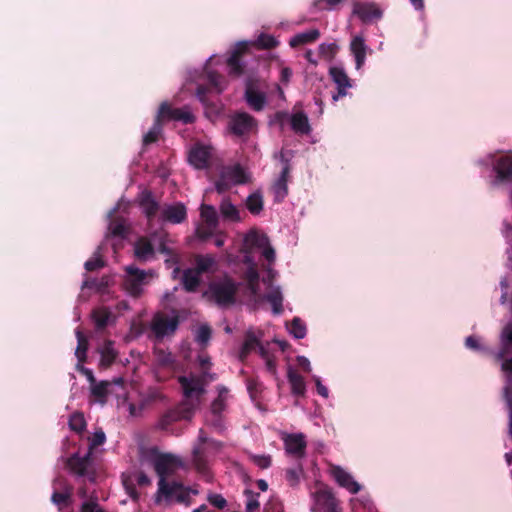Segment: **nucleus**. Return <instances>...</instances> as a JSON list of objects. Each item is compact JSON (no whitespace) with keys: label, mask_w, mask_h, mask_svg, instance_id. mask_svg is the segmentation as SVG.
Wrapping results in <instances>:
<instances>
[{"label":"nucleus","mask_w":512,"mask_h":512,"mask_svg":"<svg viewBox=\"0 0 512 512\" xmlns=\"http://www.w3.org/2000/svg\"><path fill=\"white\" fill-rule=\"evenodd\" d=\"M208 501L211 505L221 510L224 509L227 505L226 499L221 494H210L208 496Z\"/></svg>","instance_id":"62"},{"label":"nucleus","mask_w":512,"mask_h":512,"mask_svg":"<svg viewBox=\"0 0 512 512\" xmlns=\"http://www.w3.org/2000/svg\"><path fill=\"white\" fill-rule=\"evenodd\" d=\"M331 475L339 486L347 489L350 493L357 494L360 491V484L342 467L332 466Z\"/></svg>","instance_id":"20"},{"label":"nucleus","mask_w":512,"mask_h":512,"mask_svg":"<svg viewBox=\"0 0 512 512\" xmlns=\"http://www.w3.org/2000/svg\"><path fill=\"white\" fill-rule=\"evenodd\" d=\"M126 276L123 287L133 298H139L143 293V286L153 277L152 271H145L133 265L125 267Z\"/></svg>","instance_id":"4"},{"label":"nucleus","mask_w":512,"mask_h":512,"mask_svg":"<svg viewBox=\"0 0 512 512\" xmlns=\"http://www.w3.org/2000/svg\"><path fill=\"white\" fill-rule=\"evenodd\" d=\"M205 441L206 434L203 429H200L197 441L192 450V464L195 470L203 476L209 474L208 457L211 453L205 445Z\"/></svg>","instance_id":"9"},{"label":"nucleus","mask_w":512,"mask_h":512,"mask_svg":"<svg viewBox=\"0 0 512 512\" xmlns=\"http://www.w3.org/2000/svg\"><path fill=\"white\" fill-rule=\"evenodd\" d=\"M303 473V467L301 463H298L296 467L289 468L286 470L285 478L290 486H296L300 481V476Z\"/></svg>","instance_id":"51"},{"label":"nucleus","mask_w":512,"mask_h":512,"mask_svg":"<svg viewBox=\"0 0 512 512\" xmlns=\"http://www.w3.org/2000/svg\"><path fill=\"white\" fill-rule=\"evenodd\" d=\"M245 100L247 104L255 111L263 110L266 103V95L257 91L251 81L246 83Z\"/></svg>","instance_id":"24"},{"label":"nucleus","mask_w":512,"mask_h":512,"mask_svg":"<svg viewBox=\"0 0 512 512\" xmlns=\"http://www.w3.org/2000/svg\"><path fill=\"white\" fill-rule=\"evenodd\" d=\"M246 207L253 215H258L263 210V197L260 192H254L247 197Z\"/></svg>","instance_id":"44"},{"label":"nucleus","mask_w":512,"mask_h":512,"mask_svg":"<svg viewBox=\"0 0 512 512\" xmlns=\"http://www.w3.org/2000/svg\"><path fill=\"white\" fill-rule=\"evenodd\" d=\"M105 262L101 257H95L87 260L84 264V267L87 271H95L104 267Z\"/></svg>","instance_id":"63"},{"label":"nucleus","mask_w":512,"mask_h":512,"mask_svg":"<svg viewBox=\"0 0 512 512\" xmlns=\"http://www.w3.org/2000/svg\"><path fill=\"white\" fill-rule=\"evenodd\" d=\"M247 284L251 294L256 295L259 289V275L255 270L248 273Z\"/></svg>","instance_id":"56"},{"label":"nucleus","mask_w":512,"mask_h":512,"mask_svg":"<svg viewBox=\"0 0 512 512\" xmlns=\"http://www.w3.org/2000/svg\"><path fill=\"white\" fill-rule=\"evenodd\" d=\"M315 500L317 505L323 508L325 512H341L338 500L329 490L317 491Z\"/></svg>","instance_id":"25"},{"label":"nucleus","mask_w":512,"mask_h":512,"mask_svg":"<svg viewBox=\"0 0 512 512\" xmlns=\"http://www.w3.org/2000/svg\"><path fill=\"white\" fill-rule=\"evenodd\" d=\"M158 115L159 119L163 122L179 121L183 124H192L196 120L195 115L191 112L189 107L185 106L182 108H174L167 102L160 104Z\"/></svg>","instance_id":"10"},{"label":"nucleus","mask_w":512,"mask_h":512,"mask_svg":"<svg viewBox=\"0 0 512 512\" xmlns=\"http://www.w3.org/2000/svg\"><path fill=\"white\" fill-rule=\"evenodd\" d=\"M196 404L184 400L174 408L167 410L159 419L157 427L164 431H170L173 424L179 421H189L193 418Z\"/></svg>","instance_id":"3"},{"label":"nucleus","mask_w":512,"mask_h":512,"mask_svg":"<svg viewBox=\"0 0 512 512\" xmlns=\"http://www.w3.org/2000/svg\"><path fill=\"white\" fill-rule=\"evenodd\" d=\"M353 13L364 23H370L382 17L381 8L375 3L358 2L354 4Z\"/></svg>","instance_id":"19"},{"label":"nucleus","mask_w":512,"mask_h":512,"mask_svg":"<svg viewBox=\"0 0 512 512\" xmlns=\"http://www.w3.org/2000/svg\"><path fill=\"white\" fill-rule=\"evenodd\" d=\"M153 354L155 377L157 381H166L176 371L177 362L171 352L162 348L155 347Z\"/></svg>","instance_id":"6"},{"label":"nucleus","mask_w":512,"mask_h":512,"mask_svg":"<svg viewBox=\"0 0 512 512\" xmlns=\"http://www.w3.org/2000/svg\"><path fill=\"white\" fill-rule=\"evenodd\" d=\"M91 394L101 403H105L108 394L109 382L101 381L96 384H91Z\"/></svg>","instance_id":"46"},{"label":"nucleus","mask_w":512,"mask_h":512,"mask_svg":"<svg viewBox=\"0 0 512 512\" xmlns=\"http://www.w3.org/2000/svg\"><path fill=\"white\" fill-rule=\"evenodd\" d=\"M225 177L230 180L233 185L245 184L248 181V176L239 164L227 167L223 170Z\"/></svg>","instance_id":"34"},{"label":"nucleus","mask_w":512,"mask_h":512,"mask_svg":"<svg viewBox=\"0 0 512 512\" xmlns=\"http://www.w3.org/2000/svg\"><path fill=\"white\" fill-rule=\"evenodd\" d=\"M290 125L292 130L301 135H307L311 132V126L309 124V120L307 115L302 112H296L291 115Z\"/></svg>","instance_id":"30"},{"label":"nucleus","mask_w":512,"mask_h":512,"mask_svg":"<svg viewBox=\"0 0 512 512\" xmlns=\"http://www.w3.org/2000/svg\"><path fill=\"white\" fill-rule=\"evenodd\" d=\"M228 389L224 386L218 387V396L211 403V413L214 416H220L222 412L226 409V401H227Z\"/></svg>","instance_id":"41"},{"label":"nucleus","mask_w":512,"mask_h":512,"mask_svg":"<svg viewBox=\"0 0 512 512\" xmlns=\"http://www.w3.org/2000/svg\"><path fill=\"white\" fill-rule=\"evenodd\" d=\"M264 512H284L283 504L279 499L271 498L265 504Z\"/></svg>","instance_id":"61"},{"label":"nucleus","mask_w":512,"mask_h":512,"mask_svg":"<svg viewBox=\"0 0 512 512\" xmlns=\"http://www.w3.org/2000/svg\"><path fill=\"white\" fill-rule=\"evenodd\" d=\"M77 338V347L75 351V356L79 363H84L87 360V351L89 348V342L87 337L83 334V332L77 328L75 331Z\"/></svg>","instance_id":"38"},{"label":"nucleus","mask_w":512,"mask_h":512,"mask_svg":"<svg viewBox=\"0 0 512 512\" xmlns=\"http://www.w3.org/2000/svg\"><path fill=\"white\" fill-rule=\"evenodd\" d=\"M163 129V121L159 119L157 114L156 119L151 129L143 137V145L147 146L158 141Z\"/></svg>","instance_id":"43"},{"label":"nucleus","mask_w":512,"mask_h":512,"mask_svg":"<svg viewBox=\"0 0 512 512\" xmlns=\"http://www.w3.org/2000/svg\"><path fill=\"white\" fill-rule=\"evenodd\" d=\"M288 382L291 386V392L295 396H304L306 392V385L304 378L295 371L291 366L288 367L287 371Z\"/></svg>","instance_id":"31"},{"label":"nucleus","mask_w":512,"mask_h":512,"mask_svg":"<svg viewBox=\"0 0 512 512\" xmlns=\"http://www.w3.org/2000/svg\"><path fill=\"white\" fill-rule=\"evenodd\" d=\"M211 157V147L201 143L194 144L188 152V162L197 170L209 168Z\"/></svg>","instance_id":"11"},{"label":"nucleus","mask_w":512,"mask_h":512,"mask_svg":"<svg viewBox=\"0 0 512 512\" xmlns=\"http://www.w3.org/2000/svg\"><path fill=\"white\" fill-rule=\"evenodd\" d=\"M134 253L138 260L146 261L153 257L154 247L146 237H140L134 245Z\"/></svg>","instance_id":"33"},{"label":"nucleus","mask_w":512,"mask_h":512,"mask_svg":"<svg viewBox=\"0 0 512 512\" xmlns=\"http://www.w3.org/2000/svg\"><path fill=\"white\" fill-rule=\"evenodd\" d=\"M186 292H195L201 283V275L194 268H187L183 271L181 279Z\"/></svg>","instance_id":"32"},{"label":"nucleus","mask_w":512,"mask_h":512,"mask_svg":"<svg viewBox=\"0 0 512 512\" xmlns=\"http://www.w3.org/2000/svg\"><path fill=\"white\" fill-rule=\"evenodd\" d=\"M109 231L115 237H125L127 234V227L122 218L113 219L109 224Z\"/></svg>","instance_id":"48"},{"label":"nucleus","mask_w":512,"mask_h":512,"mask_svg":"<svg viewBox=\"0 0 512 512\" xmlns=\"http://www.w3.org/2000/svg\"><path fill=\"white\" fill-rule=\"evenodd\" d=\"M285 451L287 454L300 460L306 455L307 442L304 434L294 433L288 434L283 438Z\"/></svg>","instance_id":"16"},{"label":"nucleus","mask_w":512,"mask_h":512,"mask_svg":"<svg viewBox=\"0 0 512 512\" xmlns=\"http://www.w3.org/2000/svg\"><path fill=\"white\" fill-rule=\"evenodd\" d=\"M244 495L247 498L246 501V512H256L260 508V502L258 501L259 493H255L252 490L246 489Z\"/></svg>","instance_id":"50"},{"label":"nucleus","mask_w":512,"mask_h":512,"mask_svg":"<svg viewBox=\"0 0 512 512\" xmlns=\"http://www.w3.org/2000/svg\"><path fill=\"white\" fill-rule=\"evenodd\" d=\"M183 466L181 459L170 453L157 455L153 460V468L158 476V481L170 482L168 477L174 475Z\"/></svg>","instance_id":"7"},{"label":"nucleus","mask_w":512,"mask_h":512,"mask_svg":"<svg viewBox=\"0 0 512 512\" xmlns=\"http://www.w3.org/2000/svg\"><path fill=\"white\" fill-rule=\"evenodd\" d=\"M245 241L251 246L262 247L267 242V239L256 231H250Z\"/></svg>","instance_id":"55"},{"label":"nucleus","mask_w":512,"mask_h":512,"mask_svg":"<svg viewBox=\"0 0 512 512\" xmlns=\"http://www.w3.org/2000/svg\"><path fill=\"white\" fill-rule=\"evenodd\" d=\"M98 351L100 353V366L102 368L110 367L118 356V352L114 349V342L111 340H105Z\"/></svg>","instance_id":"28"},{"label":"nucleus","mask_w":512,"mask_h":512,"mask_svg":"<svg viewBox=\"0 0 512 512\" xmlns=\"http://www.w3.org/2000/svg\"><path fill=\"white\" fill-rule=\"evenodd\" d=\"M351 53L354 55L356 69H360L366 59L367 46L361 36H355L350 43Z\"/></svg>","instance_id":"27"},{"label":"nucleus","mask_w":512,"mask_h":512,"mask_svg":"<svg viewBox=\"0 0 512 512\" xmlns=\"http://www.w3.org/2000/svg\"><path fill=\"white\" fill-rule=\"evenodd\" d=\"M106 441V435L102 428H98L92 435L91 438H89V449L88 451H91V454H93V450L97 448L98 446H101Z\"/></svg>","instance_id":"52"},{"label":"nucleus","mask_w":512,"mask_h":512,"mask_svg":"<svg viewBox=\"0 0 512 512\" xmlns=\"http://www.w3.org/2000/svg\"><path fill=\"white\" fill-rule=\"evenodd\" d=\"M329 75L337 86V93L332 96V99L338 101L347 95V89L352 87V81L342 67H331Z\"/></svg>","instance_id":"17"},{"label":"nucleus","mask_w":512,"mask_h":512,"mask_svg":"<svg viewBox=\"0 0 512 512\" xmlns=\"http://www.w3.org/2000/svg\"><path fill=\"white\" fill-rule=\"evenodd\" d=\"M321 36L319 29L314 28L305 32L298 33L294 35L290 41L289 45L292 48H297L302 45L311 44L316 42Z\"/></svg>","instance_id":"29"},{"label":"nucleus","mask_w":512,"mask_h":512,"mask_svg":"<svg viewBox=\"0 0 512 512\" xmlns=\"http://www.w3.org/2000/svg\"><path fill=\"white\" fill-rule=\"evenodd\" d=\"M343 0H316L314 2V6L318 10H333L336 9L337 6L342 2Z\"/></svg>","instance_id":"58"},{"label":"nucleus","mask_w":512,"mask_h":512,"mask_svg":"<svg viewBox=\"0 0 512 512\" xmlns=\"http://www.w3.org/2000/svg\"><path fill=\"white\" fill-rule=\"evenodd\" d=\"M91 466V451H87V453L84 456H80L79 453H74L65 461V467L69 470L71 474L77 477L87 476L90 481H94L95 472L91 469Z\"/></svg>","instance_id":"8"},{"label":"nucleus","mask_w":512,"mask_h":512,"mask_svg":"<svg viewBox=\"0 0 512 512\" xmlns=\"http://www.w3.org/2000/svg\"><path fill=\"white\" fill-rule=\"evenodd\" d=\"M261 344L259 338L255 335V333L251 330H248L245 333V339L240 350V360H244L247 356L254 350H256Z\"/></svg>","instance_id":"36"},{"label":"nucleus","mask_w":512,"mask_h":512,"mask_svg":"<svg viewBox=\"0 0 512 512\" xmlns=\"http://www.w3.org/2000/svg\"><path fill=\"white\" fill-rule=\"evenodd\" d=\"M179 324L180 318L177 314L169 317L163 312H157L151 320L150 330L156 339L162 340L164 337L174 335Z\"/></svg>","instance_id":"5"},{"label":"nucleus","mask_w":512,"mask_h":512,"mask_svg":"<svg viewBox=\"0 0 512 512\" xmlns=\"http://www.w3.org/2000/svg\"><path fill=\"white\" fill-rule=\"evenodd\" d=\"M139 205L145 214L148 223L150 224L156 217L160 210V204L155 200L153 193L150 190H144L139 196Z\"/></svg>","instance_id":"22"},{"label":"nucleus","mask_w":512,"mask_h":512,"mask_svg":"<svg viewBox=\"0 0 512 512\" xmlns=\"http://www.w3.org/2000/svg\"><path fill=\"white\" fill-rule=\"evenodd\" d=\"M238 289V284L229 276H224L209 285V292L215 303L220 307L233 305L236 302Z\"/></svg>","instance_id":"2"},{"label":"nucleus","mask_w":512,"mask_h":512,"mask_svg":"<svg viewBox=\"0 0 512 512\" xmlns=\"http://www.w3.org/2000/svg\"><path fill=\"white\" fill-rule=\"evenodd\" d=\"M256 43L261 49H273L279 42L272 35L262 33L257 38Z\"/></svg>","instance_id":"53"},{"label":"nucleus","mask_w":512,"mask_h":512,"mask_svg":"<svg viewBox=\"0 0 512 512\" xmlns=\"http://www.w3.org/2000/svg\"><path fill=\"white\" fill-rule=\"evenodd\" d=\"M111 317L112 313L107 307L97 308L92 311V319L97 330L105 329Z\"/></svg>","instance_id":"40"},{"label":"nucleus","mask_w":512,"mask_h":512,"mask_svg":"<svg viewBox=\"0 0 512 512\" xmlns=\"http://www.w3.org/2000/svg\"><path fill=\"white\" fill-rule=\"evenodd\" d=\"M68 424L70 429L76 433H82L87 425L84 415L81 412L72 413L69 417Z\"/></svg>","instance_id":"45"},{"label":"nucleus","mask_w":512,"mask_h":512,"mask_svg":"<svg viewBox=\"0 0 512 512\" xmlns=\"http://www.w3.org/2000/svg\"><path fill=\"white\" fill-rule=\"evenodd\" d=\"M248 50L246 42H239L233 49L230 57L227 60V64L230 68V73L235 76H240L244 72L243 65L241 64V57Z\"/></svg>","instance_id":"23"},{"label":"nucleus","mask_w":512,"mask_h":512,"mask_svg":"<svg viewBox=\"0 0 512 512\" xmlns=\"http://www.w3.org/2000/svg\"><path fill=\"white\" fill-rule=\"evenodd\" d=\"M54 492L51 496V501L62 509L63 506H67L70 502L73 487L67 484L64 478H56L53 481Z\"/></svg>","instance_id":"18"},{"label":"nucleus","mask_w":512,"mask_h":512,"mask_svg":"<svg viewBox=\"0 0 512 512\" xmlns=\"http://www.w3.org/2000/svg\"><path fill=\"white\" fill-rule=\"evenodd\" d=\"M195 267L194 269L200 274L208 273L213 270L216 265V258L214 255L206 254L200 255L197 254L194 257Z\"/></svg>","instance_id":"35"},{"label":"nucleus","mask_w":512,"mask_h":512,"mask_svg":"<svg viewBox=\"0 0 512 512\" xmlns=\"http://www.w3.org/2000/svg\"><path fill=\"white\" fill-rule=\"evenodd\" d=\"M233 184L228 178L225 177L224 172L221 173L219 179L215 183V188L218 193H224L228 191Z\"/></svg>","instance_id":"59"},{"label":"nucleus","mask_w":512,"mask_h":512,"mask_svg":"<svg viewBox=\"0 0 512 512\" xmlns=\"http://www.w3.org/2000/svg\"><path fill=\"white\" fill-rule=\"evenodd\" d=\"M289 331L296 339H302L306 336L307 330L303 321L300 318L295 317L291 321Z\"/></svg>","instance_id":"49"},{"label":"nucleus","mask_w":512,"mask_h":512,"mask_svg":"<svg viewBox=\"0 0 512 512\" xmlns=\"http://www.w3.org/2000/svg\"><path fill=\"white\" fill-rule=\"evenodd\" d=\"M201 218L210 228H217L219 224L218 214L216 209L212 205L202 204L201 205Z\"/></svg>","instance_id":"42"},{"label":"nucleus","mask_w":512,"mask_h":512,"mask_svg":"<svg viewBox=\"0 0 512 512\" xmlns=\"http://www.w3.org/2000/svg\"><path fill=\"white\" fill-rule=\"evenodd\" d=\"M211 335H212V330H211L210 326L207 324H203L197 330L196 341L200 345L206 346L211 338Z\"/></svg>","instance_id":"54"},{"label":"nucleus","mask_w":512,"mask_h":512,"mask_svg":"<svg viewBox=\"0 0 512 512\" xmlns=\"http://www.w3.org/2000/svg\"><path fill=\"white\" fill-rule=\"evenodd\" d=\"M164 399V396L160 389L156 387H150L146 392L145 400L147 402H155V401H161Z\"/></svg>","instance_id":"64"},{"label":"nucleus","mask_w":512,"mask_h":512,"mask_svg":"<svg viewBox=\"0 0 512 512\" xmlns=\"http://www.w3.org/2000/svg\"><path fill=\"white\" fill-rule=\"evenodd\" d=\"M199 493L198 484L186 486L183 482L178 480H171L170 482L161 480L157 483L154 502L157 505H160L163 501L168 504L174 502L189 507L193 503L192 496H197Z\"/></svg>","instance_id":"1"},{"label":"nucleus","mask_w":512,"mask_h":512,"mask_svg":"<svg viewBox=\"0 0 512 512\" xmlns=\"http://www.w3.org/2000/svg\"><path fill=\"white\" fill-rule=\"evenodd\" d=\"M256 121L254 117L246 112H240L232 115L228 121V130L235 136H244L249 134Z\"/></svg>","instance_id":"12"},{"label":"nucleus","mask_w":512,"mask_h":512,"mask_svg":"<svg viewBox=\"0 0 512 512\" xmlns=\"http://www.w3.org/2000/svg\"><path fill=\"white\" fill-rule=\"evenodd\" d=\"M187 218V210L183 203L177 202L172 205L165 206L160 214V219L172 224H180Z\"/></svg>","instance_id":"21"},{"label":"nucleus","mask_w":512,"mask_h":512,"mask_svg":"<svg viewBox=\"0 0 512 512\" xmlns=\"http://www.w3.org/2000/svg\"><path fill=\"white\" fill-rule=\"evenodd\" d=\"M289 173H290V167H289V164L286 163L281 171L279 178L276 180V182L273 185L275 201H277V202L282 201L288 194L287 182H288Z\"/></svg>","instance_id":"26"},{"label":"nucleus","mask_w":512,"mask_h":512,"mask_svg":"<svg viewBox=\"0 0 512 512\" xmlns=\"http://www.w3.org/2000/svg\"><path fill=\"white\" fill-rule=\"evenodd\" d=\"M493 170L496 173L494 184L512 182V152L496 157Z\"/></svg>","instance_id":"14"},{"label":"nucleus","mask_w":512,"mask_h":512,"mask_svg":"<svg viewBox=\"0 0 512 512\" xmlns=\"http://www.w3.org/2000/svg\"><path fill=\"white\" fill-rule=\"evenodd\" d=\"M80 512H106L98 503L97 499H90L82 503Z\"/></svg>","instance_id":"57"},{"label":"nucleus","mask_w":512,"mask_h":512,"mask_svg":"<svg viewBox=\"0 0 512 512\" xmlns=\"http://www.w3.org/2000/svg\"><path fill=\"white\" fill-rule=\"evenodd\" d=\"M318 50L320 57L326 60H332L336 56L339 46L335 42L322 43L319 45Z\"/></svg>","instance_id":"47"},{"label":"nucleus","mask_w":512,"mask_h":512,"mask_svg":"<svg viewBox=\"0 0 512 512\" xmlns=\"http://www.w3.org/2000/svg\"><path fill=\"white\" fill-rule=\"evenodd\" d=\"M252 461L261 469H267L271 466V456L269 455H253Z\"/></svg>","instance_id":"60"},{"label":"nucleus","mask_w":512,"mask_h":512,"mask_svg":"<svg viewBox=\"0 0 512 512\" xmlns=\"http://www.w3.org/2000/svg\"><path fill=\"white\" fill-rule=\"evenodd\" d=\"M220 213L225 220L238 222L241 220L239 210L229 198H224L220 204Z\"/></svg>","instance_id":"39"},{"label":"nucleus","mask_w":512,"mask_h":512,"mask_svg":"<svg viewBox=\"0 0 512 512\" xmlns=\"http://www.w3.org/2000/svg\"><path fill=\"white\" fill-rule=\"evenodd\" d=\"M122 482L127 494L134 501L139 499V493L136 489V485L141 487L151 485V479L143 471H137L134 474L127 476L123 475Z\"/></svg>","instance_id":"15"},{"label":"nucleus","mask_w":512,"mask_h":512,"mask_svg":"<svg viewBox=\"0 0 512 512\" xmlns=\"http://www.w3.org/2000/svg\"><path fill=\"white\" fill-rule=\"evenodd\" d=\"M178 382L183 390L185 400L198 404L200 397L205 393L204 383L200 378L179 376Z\"/></svg>","instance_id":"13"},{"label":"nucleus","mask_w":512,"mask_h":512,"mask_svg":"<svg viewBox=\"0 0 512 512\" xmlns=\"http://www.w3.org/2000/svg\"><path fill=\"white\" fill-rule=\"evenodd\" d=\"M265 299L272 305L274 314L279 315L283 312V295L280 287H273L265 295Z\"/></svg>","instance_id":"37"}]
</instances>
